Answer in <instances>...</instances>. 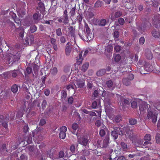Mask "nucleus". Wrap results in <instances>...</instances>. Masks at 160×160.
Here are the masks:
<instances>
[{"label": "nucleus", "instance_id": "nucleus-16", "mask_svg": "<svg viewBox=\"0 0 160 160\" xmlns=\"http://www.w3.org/2000/svg\"><path fill=\"white\" fill-rule=\"evenodd\" d=\"M7 149V145L5 144H3L0 147V152L6 153L8 152Z\"/></svg>", "mask_w": 160, "mask_h": 160}, {"label": "nucleus", "instance_id": "nucleus-17", "mask_svg": "<svg viewBox=\"0 0 160 160\" xmlns=\"http://www.w3.org/2000/svg\"><path fill=\"white\" fill-rule=\"evenodd\" d=\"M78 12L77 11L76 8L75 7L72 8L70 10L69 12L71 17H73L76 15Z\"/></svg>", "mask_w": 160, "mask_h": 160}, {"label": "nucleus", "instance_id": "nucleus-58", "mask_svg": "<svg viewBox=\"0 0 160 160\" xmlns=\"http://www.w3.org/2000/svg\"><path fill=\"white\" fill-rule=\"evenodd\" d=\"M27 142L28 144L31 143L32 142V139L31 134L29 135L28 139L27 140Z\"/></svg>", "mask_w": 160, "mask_h": 160}, {"label": "nucleus", "instance_id": "nucleus-44", "mask_svg": "<svg viewBox=\"0 0 160 160\" xmlns=\"http://www.w3.org/2000/svg\"><path fill=\"white\" fill-rule=\"evenodd\" d=\"M156 142L158 144H160V134L157 133L156 134Z\"/></svg>", "mask_w": 160, "mask_h": 160}, {"label": "nucleus", "instance_id": "nucleus-9", "mask_svg": "<svg viewBox=\"0 0 160 160\" xmlns=\"http://www.w3.org/2000/svg\"><path fill=\"white\" fill-rule=\"evenodd\" d=\"M75 84L78 88H82L85 85V80L84 79H77L75 81Z\"/></svg>", "mask_w": 160, "mask_h": 160}, {"label": "nucleus", "instance_id": "nucleus-47", "mask_svg": "<svg viewBox=\"0 0 160 160\" xmlns=\"http://www.w3.org/2000/svg\"><path fill=\"white\" fill-rule=\"evenodd\" d=\"M20 59V57L18 56H17L16 55H13L12 58V60H13V62H15L16 61H18Z\"/></svg>", "mask_w": 160, "mask_h": 160}, {"label": "nucleus", "instance_id": "nucleus-54", "mask_svg": "<svg viewBox=\"0 0 160 160\" xmlns=\"http://www.w3.org/2000/svg\"><path fill=\"white\" fill-rule=\"evenodd\" d=\"M107 86L109 88H111L113 84V82L112 80H110L107 81L106 83Z\"/></svg>", "mask_w": 160, "mask_h": 160}, {"label": "nucleus", "instance_id": "nucleus-61", "mask_svg": "<svg viewBox=\"0 0 160 160\" xmlns=\"http://www.w3.org/2000/svg\"><path fill=\"white\" fill-rule=\"evenodd\" d=\"M65 155L64 153L62 151H60L58 153V157L60 158H63Z\"/></svg>", "mask_w": 160, "mask_h": 160}, {"label": "nucleus", "instance_id": "nucleus-33", "mask_svg": "<svg viewBox=\"0 0 160 160\" xmlns=\"http://www.w3.org/2000/svg\"><path fill=\"white\" fill-rule=\"evenodd\" d=\"M112 45H108L105 48H104L103 50L105 49V51H106L108 52H110L112 50Z\"/></svg>", "mask_w": 160, "mask_h": 160}, {"label": "nucleus", "instance_id": "nucleus-64", "mask_svg": "<svg viewBox=\"0 0 160 160\" xmlns=\"http://www.w3.org/2000/svg\"><path fill=\"white\" fill-rule=\"evenodd\" d=\"M78 124L76 123H74L72 125V128L73 130L75 131L78 128Z\"/></svg>", "mask_w": 160, "mask_h": 160}, {"label": "nucleus", "instance_id": "nucleus-12", "mask_svg": "<svg viewBox=\"0 0 160 160\" xmlns=\"http://www.w3.org/2000/svg\"><path fill=\"white\" fill-rule=\"evenodd\" d=\"M113 131H114L118 135L122 136L124 135V132L122 128L119 127H113Z\"/></svg>", "mask_w": 160, "mask_h": 160}, {"label": "nucleus", "instance_id": "nucleus-52", "mask_svg": "<svg viewBox=\"0 0 160 160\" xmlns=\"http://www.w3.org/2000/svg\"><path fill=\"white\" fill-rule=\"evenodd\" d=\"M19 160H28V157L27 156L24 154L21 155L20 156V158H19Z\"/></svg>", "mask_w": 160, "mask_h": 160}, {"label": "nucleus", "instance_id": "nucleus-8", "mask_svg": "<svg viewBox=\"0 0 160 160\" xmlns=\"http://www.w3.org/2000/svg\"><path fill=\"white\" fill-rule=\"evenodd\" d=\"M68 36H70L72 39L73 38L75 39V28H73L72 26H70L68 28Z\"/></svg>", "mask_w": 160, "mask_h": 160}, {"label": "nucleus", "instance_id": "nucleus-35", "mask_svg": "<svg viewBox=\"0 0 160 160\" xmlns=\"http://www.w3.org/2000/svg\"><path fill=\"white\" fill-rule=\"evenodd\" d=\"M129 123L131 125H134L137 124V121L134 118H130L129 119Z\"/></svg>", "mask_w": 160, "mask_h": 160}, {"label": "nucleus", "instance_id": "nucleus-18", "mask_svg": "<svg viewBox=\"0 0 160 160\" xmlns=\"http://www.w3.org/2000/svg\"><path fill=\"white\" fill-rule=\"evenodd\" d=\"M144 68L145 70L147 72H150L152 70L153 67L151 65L147 63L145 65Z\"/></svg>", "mask_w": 160, "mask_h": 160}, {"label": "nucleus", "instance_id": "nucleus-2", "mask_svg": "<svg viewBox=\"0 0 160 160\" xmlns=\"http://www.w3.org/2000/svg\"><path fill=\"white\" fill-rule=\"evenodd\" d=\"M9 26L11 28V30H13L15 28V31L16 32L19 33V37L20 38L22 39L24 36V29L21 27H19L18 28H16L14 24L12 22H8Z\"/></svg>", "mask_w": 160, "mask_h": 160}, {"label": "nucleus", "instance_id": "nucleus-5", "mask_svg": "<svg viewBox=\"0 0 160 160\" xmlns=\"http://www.w3.org/2000/svg\"><path fill=\"white\" fill-rule=\"evenodd\" d=\"M139 110L140 111L144 112L146 110L148 111V109L149 108H151L149 105L145 102H142L139 105Z\"/></svg>", "mask_w": 160, "mask_h": 160}, {"label": "nucleus", "instance_id": "nucleus-42", "mask_svg": "<svg viewBox=\"0 0 160 160\" xmlns=\"http://www.w3.org/2000/svg\"><path fill=\"white\" fill-rule=\"evenodd\" d=\"M112 136L113 137L114 140L117 139L118 136V134L116 132L113 130L111 132Z\"/></svg>", "mask_w": 160, "mask_h": 160}, {"label": "nucleus", "instance_id": "nucleus-21", "mask_svg": "<svg viewBox=\"0 0 160 160\" xmlns=\"http://www.w3.org/2000/svg\"><path fill=\"white\" fill-rule=\"evenodd\" d=\"M106 73V70L104 69H101L97 72V75L99 77L101 76Z\"/></svg>", "mask_w": 160, "mask_h": 160}, {"label": "nucleus", "instance_id": "nucleus-4", "mask_svg": "<svg viewBox=\"0 0 160 160\" xmlns=\"http://www.w3.org/2000/svg\"><path fill=\"white\" fill-rule=\"evenodd\" d=\"M119 102L122 106V109L124 111L126 110V109L128 108V106L130 105L131 103L128 99L123 97H120Z\"/></svg>", "mask_w": 160, "mask_h": 160}, {"label": "nucleus", "instance_id": "nucleus-36", "mask_svg": "<svg viewBox=\"0 0 160 160\" xmlns=\"http://www.w3.org/2000/svg\"><path fill=\"white\" fill-rule=\"evenodd\" d=\"M138 100L134 101L132 102L131 103L132 107L134 109L136 108H138Z\"/></svg>", "mask_w": 160, "mask_h": 160}, {"label": "nucleus", "instance_id": "nucleus-14", "mask_svg": "<svg viewBox=\"0 0 160 160\" xmlns=\"http://www.w3.org/2000/svg\"><path fill=\"white\" fill-rule=\"evenodd\" d=\"M109 20L108 19L107 20H106L105 19H102L100 20H98V24L100 26H104L107 24V23L108 22Z\"/></svg>", "mask_w": 160, "mask_h": 160}, {"label": "nucleus", "instance_id": "nucleus-43", "mask_svg": "<svg viewBox=\"0 0 160 160\" xmlns=\"http://www.w3.org/2000/svg\"><path fill=\"white\" fill-rule=\"evenodd\" d=\"M56 35L58 36H61L62 35V32L61 28H58L56 30Z\"/></svg>", "mask_w": 160, "mask_h": 160}, {"label": "nucleus", "instance_id": "nucleus-40", "mask_svg": "<svg viewBox=\"0 0 160 160\" xmlns=\"http://www.w3.org/2000/svg\"><path fill=\"white\" fill-rule=\"evenodd\" d=\"M31 64H29L26 68V71L28 74H30L32 72V70Z\"/></svg>", "mask_w": 160, "mask_h": 160}, {"label": "nucleus", "instance_id": "nucleus-38", "mask_svg": "<svg viewBox=\"0 0 160 160\" xmlns=\"http://www.w3.org/2000/svg\"><path fill=\"white\" fill-rule=\"evenodd\" d=\"M153 19L156 22L160 23V14L155 15L153 17Z\"/></svg>", "mask_w": 160, "mask_h": 160}, {"label": "nucleus", "instance_id": "nucleus-60", "mask_svg": "<svg viewBox=\"0 0 160 160\" xmlns=\"http://www.w3.org/2000/svg\"><path fill=\"white\" fill-rule=\"evenodd\" d=\"M113 35L115 38H117L119 36V33L118 31L115 30L113 33Z\"/></svg>", "mask_w": 160, "mask_h": 160}, {"label": "nucleus", "instance_id": "nucleus-13", "mask_svg": "<svg viewBox=\"0 0 160 160\" xmlns=\"http://www.w3.org/2000/svg\"><path fill=\"white\" fill-rule=\"evenodd\" d=\"M13 55L12 54H7L5 55L4 59L6 61V62L8 64H9L10 62H12V64L13 63V60H12Z\"/></svg>", "mask_w": 160, "mask_h": 160}, {"label": "nucleus", "instance_id": "nucleus-56", "mask_svg": "<svg viewBox=\"0 0 160 160\" xmlns=\"http://www.w3.org/2000/svg\"><path fill=\"white\" fill-rule=\"evenodd\" d=\"M60 38V41L62 43H64L66 42V38L64 36H61Z\"/></svg>", "mask_w": 160, "mask_h": 160}, {"label": "nucleus", "instance_id": "nucleus-57", "mask_svg": "<svg viewBox=\"0 0 160 160\" xmlns=\"http://www.w3.org/2000/svg\"><path fill=\"white\" fill-rule=\"evenodd\" d=\"M19 73V72L17 70H14L12 73V76L14 78L16 77Z\"/></svg>", "mask_w": 160, "mask_h": 160}, {"label": "nucleus", "instance_id": "nucleus-39", "mask_svg": "<svg viewBox=\"0 0 160 160\" xmlns=\"http://www.w3.org/2000/svg\"><path fill=\"white\" fill-rule=\"evenodd\" d=\"M37 27L35 25L31 26L30 27L31 32L32 33L35 32L37 31Z\"/></svg>", "mask_w": 160, "mask_h": 160}, {"label": "nucleus", "instance_id": "nucleus-55", "mask_svg": "<svg viewBox=\"0 0 160 160\" xmlns=\"http://www.w3.org/2000/svg\"><path fill=\"white\" fill-rule=\"evenodd\" d=\"M66 136L65 132H60L59 134V137L60 138L64 139L65 138Z\"/></svg>", "mask_w": 160, "mask_h": 160}, {"label": "nucleus", "instance_id": "nucleus-59", "mask_svg": "<svg viewBox=\"0 0 160 160\" xmlns=\"http://www.w3.org/2000/svg\"><path fill=\"white\" fill-rule=\"evenodd\" d=\"M67 130V128L65 126H62L60 128V132H65Z\"/></svg>", "mask_w": 160, "mask_h": 160}, {"label": "nucleus", "instance_id": "nucleus-32", "mask_svg": "<svg viewBox=\"0 0 160 160\" xmlns=\"http://www.w3.org/2000/svg\"><path fill=\"white\" fill-rule=\"evenodd\" d=\"M26 149L29 151L30 155H32V154L33 152L34 149L33 146L29 145L26 147Z\"/></svg>", "mask_w": 160, "mask_h": 160}, {"label": "nucleus", "instance_id": "nucleus-50", "mask_svg": "<svg viewBox=\"0 0 160 160\" xmlns=\"http://www.w3.org/2000/svg\"><path fill=\"white\" fill-rule=\"evenodd\" d=\"M122 12L118 11L115 12L114 14V17L115 18H118L121 16L122 15Z\"/></svg>", "mask_w": 160, "mask_h": 160}, {"label": "nucleus", "instance_id": "nucleus-37", "mask_svg": "<svg viewBox=\"0 0 160 160\" xmlns=\"http://www.w3.org/2000/svg\"><path fill=\"white\" fill-rule=\"evenodd\" d=\"M11 90L14 93H16L18 90V87L16 84L13 85L11 88Z\"/></svg>", "mask_w": 160, "mask_h": 160}, {"label": "nucleus", "instance_id": "nucleus-26", "mask_svg": "<svg viewBox=\"0 0 160 160\" xmlns=\"http://www.w3.org/2000/svg\"><path fill=\"white\" fill-rule=\"evenodd\" d=\"M103 2L101 1H97L94 4V7L95 8H99L101 7L103 5Z\"/></svg>", "mask_w": 160, "mask_h": 160}, {"label": "nucleus", "instance_id": "nucleus-46", "mask_svg": "<svg viewBox=\"0 0 160 160\" xmlns=\"http://www.w3.org/2000/svg\"><path fill=\"white\" fill-rule=\"evenodd\" d=\"M78 13V15L76 19L78 21L79 23H80L83 18L82 15V14H80L79 12Z\"/></svg>", "mask_w": 160, "mask_h": 160}, {"label": "nucleus", "instance_id": "nucleus-31", "mask_svg": "<svg viewBox=\"0 0 160 160\" xmlns=\"http://www.w3.org/2000/svg\"><path fill=\"white\" fill-rule=\"evenodd\" d=\"M145 55L147 58L149 59H152L153 57L151 52L149 51L146 52Z\"/></svg>", "mask_w": 160, "mask_h": 160}, {"label": "nucleus", "instance_id": "nucleus-20", "mask_svg": "<svg viewBox=\"0 0 160 160\" xmlns=\"http://www.w3.org/2000/svg\"><path fill=\"white\" fill-rule=\"evenodd\" d=\"M109 138L108 137H106L105 139L103 140L102 143V148H106L108 145L109 143Z\"/></svg>", "mask_w": 160, "mask_h": 160}, {"label": "nucleus", "instance_id": "nucleus-3", "mask_svg": "<svg viewBox=\"0 0 160 160\" xmlns=\"http://www.w3.org/2000/svg\"><path fill=\"white\" fill-rule=\"evenodd\" d=\"M158 114L152 111V108L148 109L147 117L148 119L151 120L153 123H155L157 119Z\"/></svg>", "mask_w": 160, "mask_h": 160}, {"label": "nucleus", "instance_id": "nucleus-1", "mask_svg": "<svg viewBox=\"0 0 160 160\" xmlns=\"http://www.w3.org/2000/svg\"><path fill=\"white\" fill-rule=\"evenodd\" d=\"M85 28L84 29V33H79L81 38L83 40L87 42L90 41L93 38L94 36L90 28L87 24H85Z\"/></svg>", "mask_w": 160, "mask_h": 160}, {"label": "nucleus", "instance_id": "nucleus-28", "mask_svg": "<svg viewBox=\"0 0 160 160\" xmlns=\"http://www.w3.org/2000/svg\"><path fill=\"white\" fill-rule=\"evenodd\" d=\"M82 154L86 157H87L90 154V152L87 149L82 150L81 152Z\"/></svg>", "mask_w": 160, "mask_h": 160}, {"label": "nucleus", "instance_id": "nucleus-45", "mask_svg": "<svg viewBox=\"0 0 160 160\" xmlns=\"http://www.w3.org/2000/svg\"><path fill=\"white\" fill-rule=\"evenodd\" d=\"M121 59V57L120 55L118 54L115 55L114 57V60L116 62H119Z\"/></svg>", "mask_w": 160, "mask_h": 160}, {"label": "nucleus", "instance_id": "nucleus-51", "mask_svg": "<svg viewBox=\"0 0 160 160\" xmlns=\"http://www.w3.org/2000/svg\"><path fill=\"white\" fill-rule=\"evenodd\" d=\"M47 105V102L46 100L44 99L43 100L42 103V108L44 110L46 107Z\"/></svg>", "mask_w": 160, "mask_h": 160}, {"label": "nucleus", "instance_id": "nucleus-15", "mask_svg": "<svg viewBox=\"0 0 160 160\" xmlns=\"http://www.w3.org/2000/svg\"><path fill=\"white\" fill-rule=\"evenodd\" d=\"M89 63L88 62H86L84 63L82 66L81 70L83 72H85L88 68Z\"/></svg>", "mask_w": 160, "mask_h": 160}, {"label": "nucleus", "instance_id": "nucleus-23", "mask_svg": "<svg viewBox=\"0 0 160 160\" xmlns=\"http://www.w3.org/2000/svg\"><path fill=\"white\" fill-rule=\"evenodd\" d=\"M122 120V117L121 115H118L115 116L113 118V122L118 123Z\"/></svg>", "mask_w": 160, "mask_h": 160}, {"label": "nucleus", "instance_id": "nucleus-48", "mask_svg": "<svg viewBox=\"0 0 160 160\" xmlns=\"http://www.w3.org/2000/svg\"><path fill=\"white\" fill-rule=\"evenodd\" d=\"M144 139L145 140L150 141L151 139V136L149 134H146L144 137Z\"/></svg>", "mask_w": 160, "mask_h": 160}, {"label": "nucleus", "instance_id": "nucleus-30", "mask_svg": "<svg viewBox=\"0 0 160 160\" xmlns=\"http://www.w3.org/2000/svg\"><path fill=\"white\" fill-rule=\"evenodd\" d=\"M72 47L70 45H68L66 47L65 49L66 54L68 56L71 51Z\"/></svg>", "mask_w": 160, "mask_h": 160}, {"label": "nucleus", "instance_id": "nucleus-34", "mask_svg": "<svg viewBox=\"0 0 160 160\" xmlns=\"http://www.w3.org/2000/svg\"><path fill=\"white\" fill-rule=\"evenodd\" d=\"M58 69L56 67H54L51 70V74L53 76L56 75L58 73Z\"/></svg>", "mask_w": 160, "mask_h": 160}, {"label": "nucleus", "instance_id": "nucleus-49", "mask_svg": "<svg viewBox=\"0 0 160 160\" xmlns=\"http://www.w3.org/2000/svg\"><path fill=\"white\" fill-rule=\"evenodd\" d=\"M120 145L123 149L126 150L127 149V145L123 142H122L120 143Z\"/></svg>", "mask_w": 160, "mask_h": 160}, {"label": "nucleus", "instance_id": "nucleus-29", "mask_svg": "<svg viewBox=\"0 0 160 160\" xmlns=\"http://www.w3.org/2000/svg\"><path fill=\"white\" fill-rule=\"evenodd\" d=\"M107 130V128L106 127H105L103 129H101L100 130L99 134L101 137H103L105 135L106 132Z\"/></svg>", "mask_w": 160, "mask_h": 160}, {"label": "nucleus", "instance_id": "nucleus-62", "mask_svg": "<svg viewBox=\"0 0 160 160\" xmlns=\"http://www.w3.org/2000/svg\"><path fill=\"white\" fill-rule=\"evenodd\" d=\"M114 49L116 50V52H119L121 49L122 47L120 46L117 45L116 46L114 47Z\"/></svg>", "mask_w": 160, "mask_h": 160}, {"label": "nucleus", "instance_id": "nucleus-53", "mask_svg": "<svg viewBox=\"0 0 160 160\" xmlns=\"http://www.w3.org/2000/svg\"><path fill=\"white\" fill-rule=\"evenodd\" d=\"M124 69H125V70L123 72H131L132 71L131 67L130 66H126V67H125Z\"/></svg>", "mask_w": 160, "mask_h": 160}, {"label": "nucleus", "instance_id": "nucleus-10", "mask_svg": "<svg viewBox=\"0 0 160 160\" xmlns=\"http://www.w3.org/2000/svg\"><path fill=\"white\" fill-rule=\"evenodd\" d=\"M63 21V23L64 24H67L69 22L68 17V11L66 9L64 12L62 17V18Z\"/></svg>", "mask_w": 160, "mask_h": 160}, {"label": "nucleus", "instance_id": "nucleus-27", "mask_svg": "<svg viewBox=\"0 0 160 160\" xmlns=\"http://www.w3.org/2000/svg\"><path fill=\"white\" fill-rule=\"evenodd\" d=\"M130 80L127 78H124L122 79L123 83L126 86H128L131 85V82Z\"/></svg>", "mask_w": 160, "mask_h": 160}, {"label": "nucleus", "instance_id": "nucleus-41", "mask_svg": "<svg viewBox=\"0 0 160 160\" xmlns=\"http://www.w3.org/2000/svg\"><path fill=\"white\" fill-rule=\"evenodd\" d=\"M67 96L66 92L64 90H62V93L61 99L62 100H64Z\"/></svg>", "mask_w": 160, "mask_h": 160}, {"label": "nucleus", "instance_id": "nucleus-25", "mask_svg": "<svg viewBox=\"0 0 160 160\" xmlns=\"http://www.w3.org/2000/svg\"><path fill=\"white\" fill-rule=\"evenodd\" d=\"M22 88L24 91L27 92L28 93H29L28 90V88H29V87L27 83H25L23 84L22 86Z\"/></svg>", "mask_w": 160, "mask_h": 160}, {"label": "nucleus", "instance_id": "nucleus-19", "mask_svg": "<svg viewBox=\"0 0 160 160\" xmlns=\"http://www.w3.org/2000/svg\"><path fill=\"white\" fill-rule=\"evenodd\" d=\"M82 52H81L79 55V56L77 57L76 59L77 62L76 63V64H77L78 65H80L82 64Z\"/></svg>", "mask_w": 160, "mask_h": 160}, {"label": "nucleus", "instance_id": "nucleus-22", "mask_svg": "<svg viewBox=\"0 0 160 160\" xmlns=\"http://www.w3.org/2000/svg\"><path fill=\"white\" fill-rule=\"evenodd\" d=\"M32 68H33V71L35 73H37L39 69V67L38 65L35 63H32L31 64Z\"/></svg>", "mask_w": 160, "mask_h": 160}, {"label": "nucleus", "instance_id": "nucleus-7", "mask_svg": "<svg viewBox=\"0 0 160 160\" xmlns=\"http://www.w3.org/2000/svg\"><path fill=\"white\" fill-rule=\"evenodd\" d=\"M125 128V132L126 133V137H127L130 139L134 137L133 129H130L128 127H124Z\"/></svg>", "mask_w": 160, "mask_h": 160}, {"label": "nucleus", "instance_id": "nucleus-6", "mask_svg": "<svg viewBox=\"0 0 160 160\" xmlns=\"http://www.w3.org/2000/svg\"><path fill=\"white\" fill-rule=\"evenodd\" d=\"M78 142L80 144L85 146L88 144L89 141L87 137L84 136L78 138Z\"/></svg>", "mask_w": 160, "mask_h": 160}, {"label": "nucleus", "instance_id": "nucleus-24", "mask_svg": "<svg viewBox=\"0 0 160 160\" xmlns=\"http://www.w3.org/2000/svg\"><path fill=\"white\" fill-rule=\"evenodd\" d=\"M152 34L154 37L156 38H159L160 36L159 32L156 31L155 29H154L152 31Z\"/></svg>", "mask_w": 160, "mask_h": 160}, {"label": "nucleus", "instance_id": "nucleus-11", "mask_svg": "<svg viewBox=\"0 0 160 160\" xmlns=\"http://www.w3.org/2000/svg\"><path fill=\"white\" fill-rule=\"evenodd\" d=\"M38 6L37 8V9L39 10L41 13H44L45 10V8L43 3L40 1L38 2Z\"/></svg>", "mask_w": 160, "mask_h": 160}, {"label": "nucleus", "instance_id": "nucleus-63", "mask_svg": "<svg viewBox=\"0 0 160 160\" xmlns=\"http://www.w3.org/2000/svg\"><path fill=\"white\" fill-rule=\"evenodd\" d=\"M46 123V121L44 119H41L40 120V122L39 123V125L40 126H43Z\"/></svg>", "mask_w": 160, "mask_h": 160}]
</instances>
